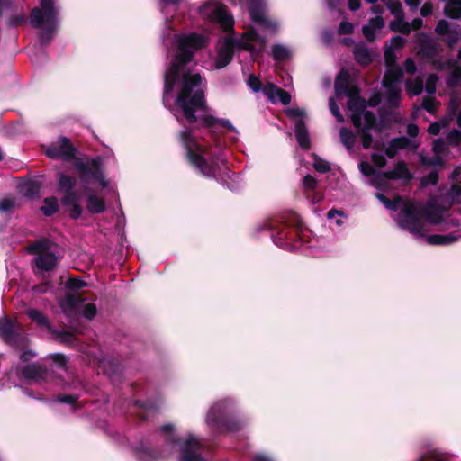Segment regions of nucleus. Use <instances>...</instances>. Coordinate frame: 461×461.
<instances>
[{"instance_id":"nucleus-28","label":"nucleus","mask_w":461,"mask_h":461,"mask_svg":"<svg viewBox=\"0 0 461 461\" xmlns=\"http://www.w3.org/2000/svg\"><path fill=\"white\" fill-rule=\"evenodd\" d=\"M376 198L384 205V207L388 210L396 212L399 209L401 204H405L407 202H404L401 195H395L393 200L389 199L387 196L381 193L375 194Z\"/></svg>"},{"instance_id":"nucleus-37","label":"nucleus","mask_w":461,"mask_h":461,"mask_svg":"<svg viewBox=\"0 0 461 461\" xmlns=\"http://www.w3.org/2000/svg\"><path fill=\"white\" fill-rule=\"evenodd\" d=\"M50 332L59 339V342L61 344L73 347L76 342L77 341V339L74 335L73 332L68 330H51Z\"/></svg>"},{"instance_id":"nucleus-45","label":"nucleus","mask_w":461,"mask_h":461,"mask_svg":"<svg viewBox=\"0 0 461 461\" xmlns=\"http://www.w3.org/2000/svg\"><path fill=\"white\" fill-rule=\"evenodd\" d=\"M384 4L390 10L391 14L395 16L396 19L401 20L402 18H404L402 5L400 1L386 0V2H384Z\"/></svg>"},{"instance_id":"nucleus-16","label":"nucleus","mask_w":461,"mask_h":461,"mask_svg":"<svg viewBox=\"0 0 461 461\" xmlns=\"http://www.w3.org/2000/svg\"><path fill=\"white\" fill-rule=\"evenodd\" d=\"M86 210L91 214H99L106 211V203L104 198L98 196L91 188L86 186Z\"/></svg>"},{"instance_id":"nucleus-29","label":"nucleus","mask_w":461,"mask_h":461,"mask_svg":"<svg viewBox=\"0 0 461 461\" xmlns=\"http://www.w3.org/2000/svg\"><path fill=\"white\" fill-rule=\"evenodd\" d=\"M266 95L272 97L276 95L282 104L287 105L291 103V95L285 89L280 88L273 84L269 85L268 88L265 90Z\"/></svg>"},{"instance_id":"nucleus-27","label":"nucleus","mask_w":461,"mask_h":461,"mask_svg":"<svg viewBox=\"0 0 461 461\" xmlns=\"http://www.w3.org/2000/svg\"><path fill=\"white\" fill-rule=\"evenodd\" d=\"M225 40L227 41L228 44L231 47L233 50L235 49H239L250 52L252 57L259 56L258 54H257V46L252 44L251 42H249V41L247 40H237L230 36L227 37Z\"/></svg>"},{"instance_id":"nucleus-8","label":"nucleus","mask_w":461,"mask_h":461,"mask_svg":"<svg viewBox=\"0 0 461 461\" xmlns=\"http://www.w3.org/2000/svg\"><path fill=\"white\" fill-rule=\"evenodd\" d=\"M77 149L71 140L65 136H60L58 141L51 142L46 147L45 154L51 159H60L70 162L76 159Z\"/></svg>"},{"instance_id":"nucleus-31","label":"nucleus","mask_w":461,"mask_h":461,"mask_svg":"<svg viewBox=\"0 0 461 461\" xmlns=\"http://www.w3.org/2000/svg\"><path fill=\"white\" fill-rule=\"evenodd\" d=\"M225 416L216 409H211L207 414V423L215 431H219Z\"/></svg>"},{"instance_id":"nucleus-54","label":"nucleus","mask_w":461,"mask_h":461,"mask_svg":"<svg viewBox=\"0 0 461 461\" xmlns=\"http://www.w3.org/2000/svg\"><path fill=\"white\" fill-rule=\"evenodd\" d=\"M313 167L317 172L327 173L331 170L330 164L317 155H313Z\"/></svg>"},{"instance_id":"nucleus-59","label":"nucleus","mask_w":461,"mask_h":461,"mask_svg":"<svg viewBox=\"0 0 461 461\" xmlns=\"http://www.w3.org/2000/svg\"><path fill=\"white\" fill-rule=\"evenodd\" d=\"M444 14L449 18L459 19L461 17V8L447 4L444 8Z\"/></svg>"},{"instance_id":"nucleus-9","label":"nucleus","mask_w":461,"mask_h":461,"mask_svg":"<svg viewBox=\"0 0 461 461\" xmlns=\"http://www.w3.org/2000/svg\"><path fill=\"white\" fill-rule=\"evenodd\" d=\"M418 51L417 55L424 60L436 63L437 58L441 56L443 48L438 40L426 32L417 34Z\"/></svg>"},{"instance_id":"nucleus-12","label":"nucleus","mask_w":461,"mask_h":461,"mask_svg":"<svg viewBox=\"0 0 461 461\" xmlns=\"http://www.w3.org/2000/svg\"><path fill=\"white\" fill-rule=\"evenodd\" d=\"M177 50L182 52H195L206 46V39L203 35L191 32L178 35L176 38Z\"/></svg>"},{"instance_id":"nucleus-13","label":"nucleus","mask_w":461,"mask_h":461,"mask_svg":"<svg viewBox=\"0 0 461 461\" xmlns=\"http://www.w3.org/2000/svg\"><path fill=\"white\" fill-rule=\"evenodd\" d=\"M334 88L337 95L344 94L349 100L360 95V88L350 83V75L345 69H342L336 77Z\"/></svg>"},{"instance_id":"nucleus-53","label":"nucleus","mask_w":461,"mask_h":461,"mask_svg":"<svg viewBox=\"0 0 461 461\" xmlns=\"http://www.w3.org/2000/svg\"><path fill=\"white\" fill-rule=\"evenodd\" d=\"M420 163L426 167H443L444 160L442 157L436 156L434 158H429L426 156L420 157Z\"/></svg>"},{"instance_id":"nucleus-40","label":"nucleus","mask_w":461,"mask_h":461,"mask_svg":"<svg viewBox=\"0 0 461 461\" xmlns=\"http://www.w3.org/2000/svg\"><path fill=\"white\" fill-rule=\"evenodd\" d=\"M447 86L451 88L461 86V66H455L447 77Z\"/></svg>"},{"instance_id":"nucleus-25","label":"nucleus","mask_w":461,"mask_h":461,"mask_svg":"<svg viewBox=\"0 0 461 461\" xmlns=\"http://www.w3.org/2000/svg\"><path fill=\"white\" fill-rule=\"evenodd\" d=\"M411 143V141L405 136L393 138L389 141L385 154L389 158H394L398 150L410 148Z\"/></svg>"},{"instance_id":"nucleus-41","label":"nucleus","mask_w":461,"mask_h":461,"mask_svg":"<svg viewBox=\"0 0 461 461\" xmlns=\"http://www.w3.org/2000/svg\"><path fill=\"white\" fill-rule=\"evenodd\" d=\"M348 108L352 113H363L366 111V101L360 95L357 96V98H351V100L348 101Z\"/></svg>"},{"instance_id":"nucleus-39","label":"nucleus","mask_w":461,"mask_h":461,"mask_svg":"<svg viewBox=\"0 0 461 461\" xmlns=\"http://www.w3.org/2000/svg\"><path fill=\"white\" fill-rule=\"evenodd\" d=\"M242 428V425L240 421H239L236 419L233 418H228L225 416L224 420L222 421V424L218 431V433H224V432H235L240 430Z\"/></svg>"},{"instance_id":"nucleus-15","label":"nucleus","mask_w":461,"mask_h":461,"mask_svg":"<svg viewBox=\"0 0 461 461\" xmlns=\"http://www.w3.org/2000/svg\"><path fill=\"white\" fill-rule=\"evenodd\" d=\"M211 19L217 22L221 27L226 32L233 31L234 20L224 5H217L212 8Z\"/></svg>"},{"instance_id":"nucleus-34","label":"nucleus","mask_w":461,"mask_h":461,"mask_svg":"<svg viewBox=\"0 0 461 461\" xmlns=\"http://www.w3.org/2000/svg\"><path fill=\"white\" fill-rule=\"evenodd\" d=\"M363 118L365 120V124L363 125L362 130H375L377 132H381L383 127L381 124L377 123V120L375 114L372 111H366L363 113Z\"/></svg>"},{"instance_id":"nucleus-52","label":"nucleus","mask_w":461,"mask_h":461,"mask_svg":"<svg viewBox=\"0 0 461 461\" xmlns=\"http://www.w3.org/2000/svg\"><path fill=\"white\" fill-rule=\"evenodd\" d=\"M447 143L452 147H458L461 144V131L457 129L451 130L447 137Z\"/></svg>"},{"instance_id":"nucleus-43","label":"nucleus","mask_w":461,"mask_h":461,"mask_svg":"<svg viewBox=\"0 0 461 461\" xmlns=\"http://www.w3.org/2000/svg\"><path fill=\"white\" fill-rule=\"evenodd\" d=\"M339 137L341 143L350 150L355 144V135L348 128L342 127L339 131Z\"/></svg>"},{"instance_id":"nucleus-61","label":"nucleus","mask_w":461,"mask_h":461,"mask_svg":"<svg viewBox=\"0 0 461 461\" xmlns=\"http://www.w3.org/2000/svg\"><path fill=\"white\" fill-rule=\"evenodd\" d=\"M446 38H444V41H446V43L450 47H454L457 41H459V39L461 38V33H459V32L456 29L454 30H451V32L445 35Z\"/></svg>"},{"instance_id":"nucleus-11","label":"nucleus","mask_w":461,"mask_h":461,"mask_svg":"<svg viewBox=\"0 0 461 461\" xmlns=\"http://www.w3.org/2000/svg\"><path fill=\"white\" fill-rule=\"evenodd\" d=\"M179 461H204L202 455L204 444L200 438L189 434L185 440H180Z\"/></svg>"},{"instance_id":"nucleus-55","label":"nucleus","mask_w":461,"mask_h":461,"mask_svg":"<svg viewBox=\"0 0 461 461\" xmlns=\"http://www.w3.org/2000/svg\"><path fill=\"white\" fill-rule=\"evenodd\" d=\"M357 133L361 138L362 147L365 149H369L374 141V138H373L372 134L370 133V131L361 130V131H357Z\"/></svg>"},{"instance_id":"nucleus-32","label":"nucleus","mask_w":461,"mask_h":461,"mask_svg":"<svg viewBox=\"0 0 461 461\" xmlns=\"http://www.w3.org/2000/svg\"><path fill=\"white\" fill-rule=\"evenodd\" d=\"M456 240V236L453 234H433L427 236V241L430 245H449Z\"/></svg>"},{"instance_id":"nucleus-7","label":"nucleus","mask_w":461,"mask_h":461,"mask_svg":"<svg viewBox=\"0 0 461 461\" xmlns=\"http://www.w3.org/2000/svg\"><path fill=\"white\" fill-rule=\"evenodd\" d=\"M74 167L77 170L79 178L83 184L88 185L90 179L93 178L97 181L103 188L108 186L109 183L105 179L99 158H92L90 164L85 163L81 159H77Z\"/></svg>"},{"instance_id":"nucleus-23","label":"nucleus","mask_w":461,"mask_h":461,"mask_svg":"<svg viewBox=\"0 0 461 461\" xmlns=\"http://www.w3.org/2000/svg\"><path fill=\"white\" fill-rule=\"evenodd\" d=\"M234 51L225 40L224 44L218 50L217 57L214 61V67L221 69L228 66L233 59Z\"/></svg>"},{"instance_id":"nucleus-2","label":"nucleus","mask_w":461,"mask_h":461,"mask_svg":"<svg viewBox=\"0 0 461 461\" xmlns=\"http://www.w3.org/2000/svg\"><path fill=\"white\" fill-rule=\"evenodd\" d=\"M197 122L189 123V126L185 128L177 134V140L185 151V159L189 166L195 170V172L206 178L216 179L217 174L220 171V163H224L225 158H221L220 155H211L208 158L205 155L208 152V148L202 145L196 137L194 136V131L201 128H207L213 130L217 125H221L226 129L232 130L233 126L227 119H218L212 115L198 116Z\"/></svg>"},{"instance_id":"nucleus-24","label":"nucleus","mask_w":461,"mask_h":461,"mask_svg":"<svg viewBox=\"0 0 461 461\" xmlns=\"http://www.w3.org/2000/svg\"><path fill=\"white\" fill-rule=\"evenodd\" d=\"M58 262V258L53 252L43 253L34 258L36 267L45 272L53 270L57 267Z\"/></svg>"},{"instance_id":"nucleus-60","label":"nucleus","mask_w":461,"mask_h":461,"mask_svg":"<svg viewBox=\"0 0 461 461\" xmlns=\"http://www.w3.org/2000/svg\"><path fill=\"white\" fill-rule=\"evenodd\" d=\"M78 398V395L58 394L55 397V401L60 403L75 405L77 402Z\"/></svg>"},{"instance_id":"nucleus-58","label":"nucleus","mask_w":461,"mask_h":461,"mask_svg":"<svg viewBox=\"0 0 461 461\" xmlns=\"http://www.w3.org/2000/svg\"><path fill=\"white\" fill-rule=\"evenodd\" d=\"M450 24L447 20H439L435 27V32L439 36H445L451 32Z\"/></svg>"},{"instance_id":"nucleus-56","label":"nucleus","mask_w":461,"mask_h":461,"mask_svg":"<svg viewBox=\"0 0 461 461\" xmlns=\"http://www.w3.org/2000/svg\"><path fill=\"white\" fill-rule=\"evenodd\" d=\"M388 90V103L393 106L397 107L400 103L401 98V89L398 87H393Z\"/></svg>"},{"instance_id":"nucleus-35","label":"nucleus","mask_w":461,"mask_h":461,"mask_svg":"<svg viewBox=\"0 0 461 461\" xmlns=\"http://www.w3.org/2000/svg\"><path fill=\"white\" fill-rule=\"evenodd\" d=\"M243 38L249 42H256L258 45L257 46V54L262 55L265 46H266V39L262 37L259 33H258L256 31H250L244 33Z\"/></svg>"},{"instance_id":"nucleus-5","label":"nucleus","mask_w":461,"mask_h":461,"mask_svg":"<svg viewBox=\"0 0 461 461\" xmlns=\"http://www.w3.org/2000/svg\"><path fill=\"white\" fill-rule=\"evenodd\" d=\"M77 185V178L73 176L59 172L57 180V188L59 193L63 194L60 203L64 207H69L68 214L73 220H77L81 217L83 207L81 206L80 195L75 190Z\"/></svg>"},{"instance_id":"nucleus-18","label":"nucleus","mask_w":461,"mask_h":461,"mask_svg":"<svg viewBox=\"0 0 461 461\" xmlns=\"http://www.w3.org/2000/svg\"><path fill=\"white\" fill-rule=\"evenodd\" d=\"M21 375L27 380L41 381L47 378L48 370L42 365L32 363L22 368Z\"/></svg>"},{"instance_id":"nucleus-42","label":"nucleus","mask_w":461,"mask_h":461,"mask_svg":"<svg viewBox=\"0 0 461 461\" xmlns=\"http://www.w3.org/2000/svg\"><path fill=\"white\" fill-rule=\"evenodd\" d=\"M272 56L274 60L277 62L285 61L290 58V52L285 46L275 44L272 47Z\"/></svg>"},{"instance_id":"nucleus-19","label":"nucleus","mask_w":461,"mask_h":461,"mask_svg":"<svg viewBox=\"0 0 461 461\" xmlns=\"http://www.w3.org/2000/svg\"><path fill=\"white\" fill-rule=\"evenodd\" d=\"M295 139L299 146L305 150L311 149V140L308 128L305 122L303 119H299L295 122L294 125Z\"/></svg>"},{"instance_id":"nucleus-38","label":"nucleus","mask_w":461,"mask_h":461,"mask_svg":"<svg viewBox=\"0 0 461 461\" xmlns=\"http://www.w3.org/2000/svg\"><path fill=\"white\" fill-rule=\"evenodd\" d=\"M354 57L356 61L364 67L370 65L373 61L371 54L366 47L356 48L354 50Z\"/></svg>"},{"instance_id":"nucleus-20","label":"nucleus","mask_w":461,"mask_h":461,"mask_svg":"<svg viewBox=\"0 0 461 461\" xmlns=\"http://www.w3.org/2000/svg\"><path fill=\"white\" fill-rule=\"evenodd\" d=\"M249 13L252 21L255 23L266 27L269 25V21L266 18L264 14L263 0H249Z\"/></svg>"},{"instance_id":"nucleus-6","label":"nucleus","mask_w":461,"mask_h":461,"mask_svg":"<svg viewBox=\"0 0 461 461\" xmlns=\"http://www.w3.org/2000/svg\"><path fill=\"white\" fill-rule=\"evenodd\" d=\"M59 8L56 0H40V7H34L30 13V22L34 28H41L48 23L51 28L58 24Z\"/></svg>"},{"instance_id":"nucleus-63","label":"nucleus","mask_w":461,"mask_h":461,"mask_svg":"<svg viewBox=\"0 0 461 461\" xmlns=\"http://www.w3.org/2000/svg\"><path fill=\"white\" fill-rule=\"evenodd\" d=\"M247 83L253 92L258 93L261 90L262 83L257 76L250 74L248 77Z\"/></svg>"},{"instance_id":"nucleus-46","label":"nucleus","mask_w":461,"mask_h":461,"mask_svg":"<svg viewBox=\"0 0 461 461\" xmlns=\"http://www.w3.org/2000/svg\"><path fill=\"white\" fill-rule=\"evenodd\" d=\"M87 286L86 282L82 280L81 278L77 276H71L68 279V281L65 284L66 289L69 290L71 293L77 292L78 290Z\"/></svg>"},{"instance_id":"nucleus-3","label":"nucleus","mask_w":461,"mask_h":461,"mask_svg":"<svg viewBox=\"0 0 461 461\" xmlns=\"http://www.w3.org/2000/svg\"><path fill=\"white\" fill-rule=\"evenodd\" d=\"M302 229V219L293 211L283 212L276 221H267L256 226L258 232L269 230L273 242L283 249L289 248L293 241L300 239Z\"/></svg>"},{"instance_id":"nucleus-1","label":"nucleus","mask_w":461,"mask_h":461,"mask_svg":"<svg viewBox=\"0 0 461 461\" xmlns=\"http://www.w3.org/2000/svg\"><path fill=\"white\" fill-rule=\"evenodd\" d=\"M194 60V52H177L173 56L170 66L164 73L163 100L169 96L176 83H179L175 105L187 123L197 122L196 113L207 109L203 77L199 73L186 69Z\"/></svg>"},{"instance_id":"nucleus-62","label":"nucleus","mask_w":461,"mask_h":461,"mask_svg":"<svg viewBox=\"0 0 461 461\" xmlns=\"http://www.w3.org/2000/svg\"><path fill=\"white\" fill-rule=\"evenodd\" d=\"M96 313H97V308L95 303H86L84 305L83 316L86 319L91 321L96 316Z\"/></svg>"},{"instance_id":"nucleus-17","label":"nucleus","mask_w":461,"mask_h":461,"mask_svg":"<svg viewBox=\"0 0 461 461\" xmlns=\"http://www.w3.org/2000/svg\"><path fill=\"white\" fill-rule=\"evenodd\" d=\"M381 175L388 180L402 179L410 181L413 178L412 174L408 168L407 163L403 160L398 161L393 170L384 171Z\"/></svg>"},{"instance_id":"nucleus-4","label":"nucleus","mask_w":461,"mask_h":461,"mask_svg":"<svg viewBox=\"0 0 461 461\" xmlns=\"http://www.w3.org/2000/svg\"><path fill=\"white\" fill-rule=\"evenodd\" d=\"M443 209L435 204L422 207L416 202L407 201L399 213V226L411 233L424 236L426 231L422 219L438 225L443 221Z\"/></svg>"},{"instance_id":"nucleus-30","label":"nucleus","mask_w":461,"mask_h":461,"mask_svg":"<svg viewBox=\"0 0 461 461\" xmlns=\"http://www.w3.org/2000/svg\"><path fill=\"white\" fill-rule=\"evenodd\" d=\"M50 249V241L48 239H40L35 240L29 248L28 252L32 255L40 256L43 253H49Z\"/></svg>"},{"instance_id":"nucleus-51","label":"nucleus","mask_w":461,"mask_h":461,"mask_svg":"<svg viewBox=\"0 0 461 461\" xmlns=\"http://www.w3.org/2000/svg\"><path fill=\"white\" fill-rule=\"evenodd\" d=\"M57 25L50 28L48 23L43 24V31L40 33V41L41 44L47 45L52 39V34L56 30Z\"/></svg>"},{"instance_id":"nucleus-64","label":"nucleus","mask_w":461,"mask_h":461,"mask_svg":"<svg viewBox=\"0 0 461 461\" xmlns=\"http://www.w3.org/2000/svg\"><path fill=\"white\" fill-rule=\"evenodd\" d=\"M419 461H447V459L436 451H430L420 456Z\"/></svg>"},{"instance_id":"nucleus-49","label":"nucleus","mask_w":461,"mask_h":461,"mask_svg":"<svg viewBox=\"0 0 461 461\" xmlns=\"http://www.w3.org/2000/svg\"><path fill=\"white\" fill-rule=\"evenodd\" d=\"M447 140H444L441 138H438L433 140L432 151L436 156L446 155L449 152V149L447 147Z\"/></svg>"},{"instance_id":"nucleus-50","label":"nucleus","mask_w":461,"mask_h":461,"mask_svg":"<svg viewBox=\"0 0 461 461\" xmlns=\"http://www.w3.org/2000/svg\"><path fill=\"white\" fill-rule=\"evenodd\" d=\"M384 64L386 68H397L400 67L397 64V56L395 54V51L391 48L387 47L384 50Z\"/></svg>"},{"instance_id":"nucleus-36","label":"nucleus","mask_w":461,"mask_h":461,"mask_svg":"<svg viewBox=\"0 0 461 461\" xmlns=\"http://www.w3.org/2000/svg\"><path fill=\"white\" fill-rule=\"evenodd\" d=\"M27 314L32 321L37 323V325H39L40 327H45L50 331L51 330V327L48 318L40 310L30 309L28 310Z\"/></svg>"},{"instance_id":"nucleus-22","label":"nucleus","mask_w":461,"mask_h":461,"mask_svg":"<svg viewBox=\"0 0 461 461\" xmlns=\"http://www.w3.org/2000/svg\"><path fill=\"white\" fill-rule=\"evenodd\" d=\"M404 74L401 67L386 68L384 75L382 79V86L385 89L395 87L394 84L399 83L403 79Z\"/></svg>"},{"instance_id":"nucleus-48","label":"nucleus","mask_w":461,"mask_h":461,"mask_svg":"<svg viewBox=\"0 0 461 461\" xmlns=\"http://www.w3.org/2000/svg\"><path fill=\"white\" fill-rule=\"evenodd\" d=\"M48 358L50 359L59 369L63 371L68 370V359L66 355L62 353H53L50 354Z\"/></svg>"},{"instance_id":"nucleus-21","label":"nucleus","mask_w":461,"mask_h":461,"mask_svg":"<svg viewBox=\"0 0 461 461\" xmlns=\"http://www.w3.org/2000/svg\"><path fill=\"white\" fill-rule=\"evenodd\" d=\"M135 453L139 461H158L163 458L161 451L151 449L143 441L140 442L139 446L135 447Z\"/></svg>"},{"instance_id":"nucleus-44","label":"nucleus","mask_w":461,"mask_h":461,"mask_svg":"<svg viewBox=\"0 0 461 461\" xmlns=\"http://www.w3.org/2000/svg\"><path fill=\"white\" fill-rule=\"evenodd\" d=\"M390 29L393 32H399L404 35L411 33V24L404 21V18L396 19L390 23Z\"/></svg>"},{"instance_id":"nucleus-14","label":"nucleus","mask_w":461,"mask_h":461,"mask_svg":"<svg viewBox=\"0 0 461 461\" xmlns=\"http://www.w3.org/2000/svg\"><path fill=\"white\" fill-rule=\"evenodd\" d=\"M85 299L81 294L75 293H68L63 298L59 300V307L63 313L68 318L73 319L78 315L80 307Z\"/></svg>"},{"instance_id":"nucleus-47","label":"nucleus","mask_w":461,"mask_h":461,"mask_svg":"<svg viewBox=\"0 0 461 461\" xmlns=\"http://www.w3.org/2000/svg\"><path fill=\"white\" fill-rule=\"evenodd\" d=\"M160 430L166 434V441L173 446L180 444V438L176 436L173 430L172 424H165L160 428Z\"/></svg>"},{"instance_id":"nucleus-33","label":"nucleus","mask_w":461,"mask_h":461,"mask_svg":"<svg viewBox=\"0 0 461 461\" xmlns=\"http://www.w3.org/2000/svg\"><path fill=\"white\" fill-rule=\"evenodd\" d=\"M42 213L47 216H52L59 211V204L55 196L47 197L43 200V205L41 208Z\"/></svg>"},{"instance_id":"nucleus-57","label":"nucleus","mask_w":461,"mask_h":461,"mask_svg":"<svg viewBox=\"0 0 461 461\" xmlns=\"http://www.w3.org/2000/svg\"><path fill=\"white\" fill-rule=\"evenodd\" d=\"M28 347H29V339L26 337L25 347L22 349H18L19 351L22 352L20 355V359H21V361H23L24 363L31 361L32 359H33L36 357V353L34 351H32V349H29Z\"/></svg>"},{"instance_id":"nucleus-26","label":"nucleus","mask_w":461,"mask_h":461,"mask_svg":"<svg viewBox=\"0 0 461 461\" xmlns=\"http://www.w3.org/2000/svg\"><path fill=\"white\" fill-rule=\"evenodd\" d=\"M19 192L27 198H34L40 195L41 183L35 179H29L18 185Z\"/></svg>"},{"instance_id":"nucleus-10","label":"nucleus","mask_w":461,"mask_h":461,"mask_svg":"<svg viewBox=\"0 0 461 461\" xmlns=\"http://www.w3.org/2000/svg\"><path fill=\"white\" fill-rule=\"evenodd\" d=\"M0 338L15 349H22L26 345V335L17 330L13 321L6 316L0 318Z\"/></svg>"}]
</instances>
